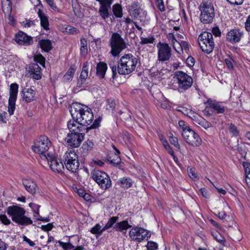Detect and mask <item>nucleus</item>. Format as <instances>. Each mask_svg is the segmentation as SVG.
Returning <instances> with one entry per match:
<instances>
[{
    "instance_id": "obj_1",
    "label": "nucleus",
    "mask_w": 250,
    "mask_h": 250,
    "mask_svg": "<svg viewBox=\"0 0 250 250\" xmlns=\"http://www.w3.org/2000/svg\"><path fill=\"white\" fill-rule=\"evenodd\" d=\"M75 106L71 110L72 116L76 117V120L84 127L91 126L94 123L92 110L87 106L80 104H76Z\"/></svg>"
},
{
    "instance_id": "obj_2",
    "label": "nucleus",
    "mask_w": 250,
    "mask_h": 250,
    "mask_svg": "<svg viewBox=\"0 0 250 250\" xmlns=\"http://www.w3.org/2000/svg\"><path fill=\"white\" fill-rule=\"evenodd\" d=\"M118 72L121 75H128L135 70L138 59L131 54H125L118 61Z\"/></svg>"
},
{
    "instance_id": "obj_3",
    "label": "nucleus",
    "mask_w": 250,
    "mask_h": 250,
    "mask_svg": "<svg viewBox=\"0 0 250 250\" xmlns=\"http://www.w3.org/2000/svg\"><path fill=\"white\" fill-rule=\"evenodd\" d=\"M25 213L23 208L17 206H10L7 208V214L14 222L24 226L32 224V220L30 218L25 216Z\"/></svg>"
},
{
    "instance_id": "obj_4",
    "label": "nucleus",
    "mask_w": 250,
    "mask_h": 250,
    "mask_svg": "<svg viewBox=\"0 0 250 250\" xmlns=\"http://www.w3.org/2000/svg\"><path fill=\"white\" fill-rule=\"evenodd\" d=\"M201 11L200 19L203 23H209L213 21L214 17V9L209 0H204L199 6Z\"/></svg>"
},
{
    "instance_id": "obj_5",
    "label": "nucleus",
    "mask_w": 250,
    "mask_h": 250,
    "mask_svg": "<svg viewBox=\"0 0 250 250\" xmlns=\"http://www.w3.org/2000/svg\"><path fill=\"white\" fill-rule=\"evenodd\" d=\"M51 146V143L48 137L43 135L40 136L32 146V149L35 152L41 155V157L46 159L47 156L51 155L48 153V150Z\"/></svg>"
},
{
    "instance_id": "obj_6",
    "label": "nucleus",
    "mask_w": 250,
    "mask_h": 250,
    "mask_svg": "<svg viewBox=\"0 0 250 250\" xmlns=\"http://www.w3.org/2000/svg\"><path fill=\"white\" fill-rule=\"evenodd\" d=\"M177 83V89L180 93H184L192 85L193 79L187 73L179 71L175 74Z\"/></svg>"
},
{
    "instance_id": "obj_7",
    "label": "nucleus",
    "mask_w": 250,
    "mask_h": 250,
    "mask_svg": "<svg viewBox=\"0 0 250 250\" xmlns=\"http://www.w3.org/2000/svg\"><path fill=\"white\" fill-rule=\"evenodd\" d=\"M198 41L202 50L209 54L212 52L214 47V42L212 34L208 32H203L198 37Z\"/></svg>"
},
{
    "instance_id": "obj_8",
    "label": "nucleus",
    "mask_w": 250,
    "mask_h": 250,
    "mask_svg": "<svg viewBox=\"0 0 250 250\" xmlns=\"http://www.w3.org/2000/svg\"><path fill=\"white\" fill-rule=\"evenodd\" d=\"M92 179L104 189H107L111 186V181L108 175L104 171L94 169L91 173Z\"/></svg>"
},
{
    "instance_id": "obj_9",
    "label": "nucleus",
    "mask_w": 250,
    "mask_h": 250,
    "mask_svg": "<svg viewBox=\"0 0 250 250\" xmlns=\"http://www.w3.org/2000/svg\"><path fill=\"white\" fill-rule=\"evenodd\" d=\"M63 161L64 166L69 171L76 173L78 171L80 163L74 151H66L63 156Z\"/></svg>"
},
{
    "instance_id": "obj_10",
    "label": "nucleus",
    "mask_w": 250,
    "mask_h": 250,
    "mask_svg": "<svg viewBox=\"0 0 250 250\" xmlns=\"http://www.w3.org/2000/svg\"><path fill=\"white\" fill-rule=\"evenodd\" d=\"M110 45L111 48V53L116 57L121 51L126 48V44L121 35L117 33H113L110 39Z\"/></svg>"
},
{
    "instance_id": "obj_11",
    "label": "nucleus",
    "mask_w": 250,
    "mask_h": 250,
    "mask_svg": "<svg viewBox=\"0 0 250 250\" xmlns=\"http://www.w3.org/2000/svg\"><path fill=\"white\" fill-rule=\"evenodd\" d=\"M101 122V119H95L94 123L89 127H84L78 121L70 120L67 123V126L70 131L72 133H83V131L86 130L87 132L91 129H94L99 126Z\"/></svg>"
},
{
    "instance_id": "obj_12",
    "label": "nucleus",
    "mask_w": 250,
    "mask_h": 250,
    "mask_svg": "<svg viewBox=\"0 0 250 250\" xmlns=\"http://www.w3.org/2000/svg\"><path fill=\"white\" fill-rule=\"evenodd\" d=\"M182 135L186 142L192 146H198L202 143V140L199 135L190 128L185 129Z\"/></svg>"
},
{
    "instance_id": "obj_13",
    "label": "nucleus",
    "mask_w": 250,
    "mask_h": 250,
    "mask_svg": "<svg viewBox=\"0 0 250 250\" xmlns=\"http://www.w3.org/2000/svg\"><path fill=\"white\" fill-rule=\"evenodd\" d=\"M150 235L149 231L139 227L132 228L129 232V236L130 239L138 242H141L146 238L150 237Z\"/></svg>"
},
{
    "instance_id": "obj_14",
    "label": "nucleus",
    "mask_w": 250,
    "mask_h": 250,
    "mask_svg": "<svg viewBox=\"0 0 250 250\" xmlns=\"http://www.w3.org/2000/svg\"><path fill=\"white\" fill-rule=\"evenodd\" d=\"M19 86L16 83L11 84L10 86V96L8 100V112L10 115L14 114L16 108L15 104L17 100Z\"/></svg>"
},
{
    "instance_id": "obj_15",
    "label": "nucleus",
    "mask_w": 250,
    "mask_h": 250,
    "mask_svg": "<svg viewBox=\"0 0 250 250\" xmlns=\"http://www.w3.org/2000/svg\"><path fill=\"white\" fill-rule=\"evenodd\" d=\"M84 133H68L65 139L66 144L72 147H79L84 139Z\"/></svg>"
},
{
    "instance_id": "obj_16",
    "label": "nucleus",
    "mask_w": 250,
    "mask_h": 250,
    "mask_svg": "<svg viewBox=\"0 0 250 250\" xmlns=\"http://www.w3.org/2000/svg\"><path fill=\"white\" fill-rule=\"evenodd\" d=\"M158 48V60L164 62L168 60L171 57V48L166 43L159 42L157 45Z\"/></svg>"
},
{
    "instance_id": "obj_17",
    "label": "nucleus",
    "mask_w": 250,
    "mask_h": 250,
    "mask_svg": "<svg viewBox=\"0 0 250 250\" xmlns=\"http://www.w3.org/2000/svg\"><path fill=\"white\" fill-rule=\"evenodd\" d=\"M51 169L55 172L60 173L64 169V165L59 160L55 158L53 155H49L46 157Z\"/></svg>"
},
{
    "instance_id": "obj_18",
    "label": "nucleus",
    "mask_w": 250,
    "mask_h": 250,
    "mask_svg": "<svg viewBox=\"0 0 250 250\" xmlns=\"http://www.w3.org/2000/svg\"><path fill=\"white\" fill-rule=\"evenodd\" d=\"M100 6L99 9V13L103 20H105L109 16L108 12L110 8L112 2L109 0H103L100 2Z\"/></svg>"
},
{
    "instance_id": "obj_19",
    "label": "nucleus",
    "mask_w": 250,
    "mask_h": 250,
    "mask_svg": "<svg viewBox=\"0 0 250 250\" xmlns=\"http://www.w3.org/2000/svg\"><path fill=\"white\" fill-rule=\"evenodd\" d=\"M15 40L19 44L27 46L33 43L32 38L22 31L16 34Z\"/></svg>"
},
{
    "instance_id": "obj_20",
    "label": "nucleus",
    "mask_w": 250,
    "mask_h": 250,
    "mask_svg": "<svg viewBox=\"0 0 250 250\" xmlns=\"http://www.w3.org/2000/svg\"><path fill=\"white\" fill-rule=\"evenodd\" d=\"M243 35V32L239 29H234L229 31L227 35V40L231 43L239 42Z\"/></svg>"
},
{
    "instance_id": "obj_21",
    "label": "nucleus",
    "mask_w": 250,
    "mask_h": 250,
    "mask_svg": "<svg viewBox=\"0 0 250 250\" xmlns=\"http://www.w3.org/2000/svg\"><path fill=\"white\" fill-rule=\"evenodd\" d=\"M22 184L25 189L33 195L35 194L39 190L36 184L31 180H24L22 181Z\"/></svg>"
},
{
    "instance_id": "obj_22",
    "label": "nucleus",
    "mask_w": 250,
    "mask_h": 250,
    "mask_svg": "<svg viewBox=\"0 0 250 250\" xmlns=\"http://www.w3.org/2000/svg\"><path fill=\"white\" fill-rule=\"evenodd\" d=\"M41 68L37 63H32L29 67L30 76L34 79L38 80L41 79Z\"/></svg>"
},
{
    "instance_id": "obj_23",
    "label": "nucleus",
    "mask_w": 250,
    "mask_h": 250,
    "mask_svg": "<svg viewBox=\"0 0 250 250\" xmlns=\"http://www.w3.org/2000/svg\"><path fill=\"white\" fill-rule=\"evenodd\" d=\"M208 103L209 107L213 109V111L217 114L223 113L225 111L226 107L219 102L209 99L208 101Z\"/></svg>"
},
{
    "instance_id": "obj_24",
    "label": "nucleus",
    "mask_w": 250,
    "mask_h": 250,
    "mask_svg": "<svg viewBox=\"0 0 250 250\" xmlns=\"http://www.w3.org/2000/svg\"><path fill=\"white\" fill-rule=\"evenodd\" d=\"M21 93L23 100L26 102L29 103L34 100L35 92L32 89L24 88Z\"/></svg>"
},
{
    "instance_id": "obj_25",
    "label": "nucleus",
    "mask_w": 250,
    "mask_h": 250,
    "mask_svg": "<svg viewBox=\"0 0 250 250\" xmlns=\"http://www.w3.org/2000/svg\"><path fill=\"white\" fill-rule=\"evenodd\" d=\"M107 66L106 63L101 62L98 63L96 66V75L100 78H104Z\"/></svg>"
},
{
    "instance_id": "obj_26",
    "label": "nucleus",
    "mask_w": 250,
    "mask_h": 250,
    "mask_svg": "<svg viewBox=\"0 0 250 250\" xmlns=\"http://www.w3.org/2000/svg\"><path fill=\"white\" fill-rule=\"evenodd\" d=\"M38 15L40 19L41 25L45 30H49V21L48 17L43 13L41 9L38 11Z\"/></svg>"
},
{
    "instance_id": "obj_27",
    "label": "nucleus",
    "mask_w": 250,
    "mask_h": 250,
    "mask_svg": "<svg viewBox=\"0 0 250 250\" xmlns=\"http://www.w3.org/2000/svg\"><path fill=\"white\" fill-rule=\"evenodd\" d=\"M143 11L144 10L139 6L138 2H135L132 3L129 9V14L133 18L138 16V14H140V13Z\"/></svg>"
},
{
    "instance_id": "obj_28",
    "label": "nucleus",
    "mask_w": 250,
    "mask_h": 250,
    "mask_svg": "<svg viewBox=\"0 0 250 250\" xmlns=\"http://www.w3.org/2000/svg\"><path fill=\"white\" fill-rule=\"evenodd\" d=\"M131 226L128 224V221L127 220H123L120 222H118L115 224L113 226L114 229H115L116 231H119L122 232L124 230H126L130 228Z\"/></svg>"
},
{
    "instance_id": "obj_29",
    "label": "nucleus",
    "mask_w": 250,
    "mask_h": 250,
    "mask_svg": "<svg viewBox=\"0 0 250 250\" xmlns=\"http://www.w3.org/2000/svg\"><path fill=\"white\" fill-rule=\"evenodd\" d=\"M60 246L62 247L64 250H84V248L83 246H78L75 247L70 242L65 243L60 241H58Z\"/></svg>"
},
{
    "instance_id": "obj_30",
    "label": "nucleus",
    "mask_w": 250,
    "mask_h": 250,
    "mask_svg": "<svg viewBox=\"0 0 250 250\" xmlns=\"http://www.w3.org/2000/svg\"><path fill=\"white\" fill-rule=\"evenodd\" d=\"M38 44L42 50L46 52H48L52 49V42L49 40H41Z\"/></svg>"
},
{
    "instance_id": "obj_31",
    "label": "nucleus",
    "mask_w": 250,
    "mask_h": 250,
    "mask_svg": "<svg viewBox=\"0 0 250 250\" xmlns=\"http://www.w3.org/2000/svg\"><path fill=\"white\" fill-rule=\"evenodd\" d=\"M94 145L93 142L89 140H88L83 143L81 148V149L82 150V154L83 156L87 155L88 153L93 149Z\"/></svg>"
},
{
    "instance_id": "obj_32",
    "label": "nucleus",
    "mask_w": 250,
    "mask_h": 250,
    "mask_svg": "<svg viewBox=\"0 0 250 250\" xmlns=\"http://www.w3.org/2000/svg\"><path fill=\"white\" fill-rule=\"evenodd\" d=\"M117 184L122 188H128L132 187V181L130 178L123 177L119 179Z\"/></svg>"
},
{
    "instance_id": "obj_33",
    "label": "nucleus",
    "mask_w": 250,
    "mask_h": 250,
    "mask_svg": "<svg viewBox=\"0 0 250 250\" xmlns=\"http://www.w3.org/2000/svg\"><path fill=\"white\" fill-rule=\"evenodd\" d=\"M107 160L111 164L118 165L121 162V159L119 156L115 152H110L107 156Z\"/></svg>"
},
{
    "instance_id": "obj_34",
    "label": "nucleus",
    "mask_w": 250,
    "mask_h": 250,
    "mask_svg": "<svg viewBox=\"0 0 250 250\" xmlns=\"http://www.w3.org/2000/svg\"><path fill=\"white\" fill-rule=\"evenodd\" d=\"M138 16L134 18L139 20L142 26H145L148 23V19L146 17L147 13L146 11H143L138 14Z\"/></svg>"
},
{
    "instance_id": "obj_35",
    "label": "nucleus",
    "mask_w": 250,
    "mask_h": 250,
    "mask_svg": "<svg viewBox=\"0 0 250 250\" xmlns=\"http://www.w3.org/2000/svg\"><path fill=\"white\" fill-rule=\"evenodd\" d=\"M76 71L75 65H71L67 72L63 76L64 80L65 81H70L72 80L74 75Z\"/></svg>"
},
{
    "instance_id": "obj_36",
    "label": "nucleus",
    "mask_w": 250,
    "mask_h": 250,
    "mask_svg": "<svg viewBox=\"0 0 250 250\" xmlns=\"http://www.w3.org/2000/svg\"><path fill=\"white\" fill-rule=\"evenodd\" d=\"M177 45L179 46V50L177 48L174 49L179 54H181V52H183V50L187 53H188V51L189 50L188 43L186 41H182L181 42H177L176 46Z\"/></svg>"
},
{
    "instance_id": "obj_37",
    "label": "nucleus",
    "mask_w": 250,
    "mask_h": 250,
    "mask_svg": "<svg viewBox=\"0 0 250 250\" xmlns=\"http://www.w3.org/2000/svg\"><path fill=\"white\" fill-rule=\"evenodd\" d=\"M113 12L117 18H121L123 16L122 8L119 4H115L112 7Z\"/></svg>"
},
{
    "instance_id": "obj_38",
    "label": "nucleus",
    "mask_w": 250,
    "mask_h": 250,
    "mask_svg": "<svg viewBox=\"0 0 250 250\" xmlns=\"http://www.w3.org/2000/svg\"><path fill=\"white\" fill-rule=\"evenodd\" d=\"M118 219L119 217L117 216H113L109 218L107 223L103 228V230H105L112 227Z\"/></svg>"
},
{
    "instance_id": "obj_39",
    "label": "nucleus",
    "mask_w": 250,
    "mask_h": 250,
    "mask_svg": "<svg viewBox=\"0 0 250 250\" xmlns=\"http://www.w3.org/2000/svg\"><path fill=\"white\" fill-rule=\"evenodd\" d=\"M228 130L229 133L233 137H237L239 134V131L234 124L231 123L229 124Z\"/></svg>"
},
{
    "instance_id": "obj_40",
    "label": "nucleus",
    "mask_w": 250,
    "mask_h": 250,
    "mask_svg": "<svg viewBox=\"0 0 250 250\" xmlns=\"http://www.w3.org/2000/svg\"><path fill=\"white\" fill-rule=\"evenodd\" d=\"M81 53L82 55H86L87 53V42L85 39H81Z\"/></svg>"
},
{
    "instance_id": "obj_41",
    "label": "nucleus",
    "mask_w": 250,
    "mask_h": 250,
    "mask_svg": "<svg viewBox=\"0 0 250 250\" xmlns=\"http://www.w3.org/2000/svg\"><path fill=\"white\" fill-rule=\"evenodd\" d=\"M104 231L103 230V229L101 228V226L99 224H97L90 230L92 233L96 235H101Z\"/></svg>"
},
{
    "instance_id": "obj_42",
    "label": "nucleus",
    "mask_w": 250,
    "mask_h": 250,
    "mask_svg": "<svg viewBox=\"0 0 250 250\" xmlns=\"http://www.w3.org/2000/svg\"><path fill=\"white\" fill-rule=\"evenodd\" d=\"M197 121L198 124L204 127L205 129H207L208 128L212 126V124L204 118H201L200 119L197 120Z\"/></svg>"
},
{
    "instance_id": "obj_43",
    "label": "nucleus",
    "mask_w": 250,
    "mask_h": 250,
    "mask_svg": "<svg viewBox=\"0 0 250 250\" xmlns=\"http://www.w3.org/2000/svg\"><path fill=\"white\" fill-rule=\"evenodd\" d=\"M106 109L113 110L116 106L115 101L112 99H108L106 100Z\"/></svg>"
},
{
    "instance_id": "obj_44",
    "label": "nucleus",
    "mask_w": 250,
    "mask_h": 250,
    "mask_svg": "<svg viewBox=\"0 0 250 250\" xmlns=\"http://www.w3.org/2000/svg\"><path fill=\"white\" fill-rule=\"evenodd\" d=\"M161 142L165 148V149L167 151L168 153L170 155H173V151L172 149L171 146L168 144L167 141L166 139H160Z\"/></svg>"
},
{
    "instance_id": "obj_45",
    "label": "nucleus",
    "mask_w": 250,
    "mask_h": 250,
    "mask_svg": "<svg viewBox=\"0 0 250 250\" xmlns=\"http://www.w3.org/2000/svg\"><path fill=\"white\" fill-rule=\"evenodd\" d=\"M1 4L3 10L4 9H6L7 11H11L12 9V3L10 0H2Z\"/></svg>"
},
{
    "instance_id": "obj_46",
    "label": "nucleus",
    "mask_w": 250,
    "mask_h": 250,
    "mask_svg": "<svg viewBox=\"0 0 250 250\" xmlns=\"http://www.w3.org/2000/svg\"><path fill=\"white\" fill-rule=\"evenodd\" d=\"M34 59L35 62L40 63L43 65L45 64V58L41 54H38L34 56Z\"/></svg>"
},
{
    "instance_id": "obj_47",
    "label": "nucleus",
    "mask_w": 250,
    "mask_h": 250,
    "mask_svg": "<svg viewBox=\"0 0 250 250\" xmlns=\"http://www.w3.org/2000/svg\"><path fill=\"white\" fill-rule=\"evenodd\" d=\"M170 143L173 145L178 150L180 149V146L178 143V140L177 137L171 136L169 139Z\"/></svg>"
},
{
    "instance_id": "obj_48",
    "label": "nucleus",
    "mask_w": 250,
    "mask_h": 250,
    "mask_svg": "<svg viewBox=\"0 0 250 250\" xmlns=\"http://www.w3.org/2000/svg\"><path fill=\"white\" fill-rule=\"evenodd\" d=\"M29 206L32 208L34 212V217L36 216V214L39 215V208H40V205L35 204L34 203H31L29 204Z\"/></svg>"
},
{
    "instance_id": "obj_49",
    "label": "nucleus",
    "mask_w": 250,
    "mask_h": 250,
    "mask_svg": "<svg viewBox=\"0 0 250 250\" xmlns=\"http://www.w3.org/2000/svg\"><path fill=\"white\" fill-rule=\"evenodd\" d=\"M147 250H156L158 249V244L153 241H149L146 246Z\"/></svg>"
},
{
    "instance_id": "obj_50",
    "label": "nucleus",
    "mask_w": 250,
    "mask_h": 250,
    "mask_svg": "<svg viewBox=\"0 0 250 250\" xmlns=\"http://www.w3.org/2000/svg\"><path fill=\"white\" fill-rule=\"evenodd\" d=\"M168 38L169 40H170L171 41L172 43L173 44V47L174 49H176L177 46V42H178L176 40L175 36L173 34V33H169L167 35Z\"/></svg>"
},
{
    "instance_id": "obj_51",
    "label": "nucleus",
    "mask_w": 250,
    "mask_h": 250,
    "mask_svg": "<svg viewBox=\"0 0 250 250\" xmlns=\"http://www.w3.org/2000/svg\"><path fill=\"white\" fill-rule=\"evenodd\" d=\"M50 7L55 11L59 12V9L54 2V0H44Z\"/></svg>"
},
{
    "instance_id": "obj_52",
    "label": "nucleus",
    "mask_w": 250,
    "mask_h": 250,
    "mask_svg": "<svg viewBox=\"0 0 250 250\" xmlns=\"http://www.w3.org/2000/svg\"><path fill=\"white\" fill-rule=\"evenodd\" d=\"M157 7L161 11L164 12L166 10L165 6L163 0H158L155 2Z\"/></svg>"
},
{
    "instance_id": "obj_53",
    "label": "nucleus",
    "mask_w": 250,
    "mask_h": 250,
    "mask_svg": "<svg viewBox=\"0 0 250 250\" xmlns=\"http://www.w3.org/2000/svg\"><path fill=\"white\" fill-rule=\"evenodd\" d=\"M21 25L26 28H29L32 25H35L34 21L30 20H26L21 22Z\"/></svg>"
},
{
    "instance_id": "obj_54",
    "label": "nucleus",
    "mask_w": 250,
    "mask_h": 250,
    "mask_svg": "<svg viewBox=\"0 0 250 250\" xmlns=\"http://www.w3.org/2000/svg\"><path fill=\"white\" fill-rule=\"evenodd\" d=\"M0 220L2 224L5 225H9L11 223V221L5 215H0Z\"/></svg>"
},
{
    "instance_id": "obj_55",
    "label": "nucleus",
    "mask_w": 250,
    "mask_h": 250,
    "mask_svg": "<svg viewBox=\"0 0 250 250\" xmlns=\"http://www.w3.org/2000/svg\"><path fill=\"white\" fill-rule=\"evenodd\" d=\"M140 43L142 44L153 43L154 39L153 38H141Z\"/></svg>"
},
{
    "instance_id": "obj_56",
    "label": "nucleus",
    "mask_w": 250,
    "mask_h": 250,
    "mask_svg": "<svg viewBox=\"0 0 250 250\" xmlns=\"http://www.w3.org/2000/svg\"><path fill=\"white\" fill-rule=\"evenodd\" d=\"M213 237L215 239L220 243H222L225 242V238L223 237L220 234L218 233H215L213 234Z\"/></svg>"
},
{
    "instance_id": "obj_57",
    "label": "nucleus",
    "mask_w": 250,
    "mask_h": 250,
    "mask_svg": "<svg viewBox=\"0 0 250 250\" xmlns=\"http://www.w3.org/2000/svg\"><path fill=\"white\" fill-rule=\"evenodd\" d=\"M77 31V30L76 28L73 27L70 25H67L65 29V32L71 33V34H74L76 33Z\"/></svg>"
},
{
    "instance_id": "obj_58",
    "label": "nucleus",
    "mask_w": 250,
    "mask_h": 250,
    "mask_svg": "<svg viewBox=\"0 0 250 250\" xmlns=\"http://www.w3.org/2000/svg\"><path fill=\"white\" fill-rule=\"evenodd\" d=\"M187 64L190 67H192L195 63V60L191 56H188L186 60Z\"/></svg>"
},
{
    "instance_id": "obj_59",
    "label": "nucleus",
    "mask_w": 250,
    "mask_h": 250,
    "mask_svg": "<svg viewBox=\"0 0 250 250\" xmlns=\"http://www.w3.org/2000/svg\"><path fill=\"white\" fill-rule=\"evenodd\" d=\"M189 177L193 180H195L198 179V176L195 172L194 169L190 168L188 171Z\"/></svg>"
},
{
    "instance_id": "obj_60",
    "label": "nucleus",
    "mask_w": 250,
    "mask_h": 250,
    "mask_svg": "<svg viewBox=\"0 0 250 250\" xmlns=\"http://www.w3.org/2000/svg\"><path fill=\"white\" fill-rule=\"evenodd\" d=\"M53 227V225L51 223H48L46 225H42L41 229L42 230L46 231L51 230Z\"/></svg>"
},
{
    "instance_id": "obj_61",
    "label": "nucleus",
    "mask_w": 250,
    "mask_h": 250,
    "mask_svg": "<svg viewBox=\"0 0 250 250\" xmlns=\"http://www.w3.org/2000/svg\"><path fill=\"white\" fill-rule=\"evenodd\" d=\"M109 65L112 70V78L114 79L117 76V69L118 70V67L117 68L116 66H111V63H109Z\"/></svg>"
},
{
    "instance_id": "obj_62",
    "label": "nucleus",
    "mask_w": 250,
    "mask_h": 250,
    "mask_svg": "<svg viewBox=\"0 0 250 250\" xmlns=\"http://www.w3.org/2000/svg\"><path fill=\"white\" fill-rule=\"evenodd\" d=\"M243 167L245 169V174L250 173V164L247 162H244L243 163Z\"/></svg>"
},
{
    "instance_id": "obj_63",
    "label": "nucleus",
    "mask_w": 250,
    "mask_h": 250,
    "mask_svg": "<svg viewBox=\"0 0 250 250\" xmlns=\"http://www.w3.org/2000/svg\"><path fill=\"white\" fill-rule=\"evenodd\" d=\"M229 3L233 5H241L243 3L244 0H226Z\"/></svg>"
},
{
    "instance_id": "obj_64",
    "label": "nucleus",
    "mask_w": 250,
    "mask_h": 250,
    "mask_svg": "<svg viewBox=\"0 0 250 250\" xmlns=\"http://www.w3.org/2000/svg\"><path fill=\"white\" fill-rule=\"evenodd\" d=\"M245 28L247 31L250 32V15L249 16L245 24Z\"/></svg>"
}]
</instances>
